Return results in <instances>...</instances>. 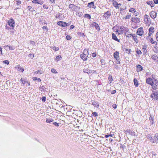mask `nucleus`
<instances>
[{"mask_svg": "<svg viewBox=\"0 0 158 158\" xmlns=\"http://www.w3.org/2000/svg\"><path fill=\"white\" fill-rule=\"evenodd\" d=\"M116 34H118V35H122L123 33L125 34L126 32H128L129 31V29L126 27H124L123 26H120L118 28V29H116Z\"/></svg>", "mask_w": 158, "mask_h": 158, "instance_id": "f257e3e1", "label": "nucleus"}, {"mask_svg": "<svg viewBox=\"0 0 158 158\" xmlns=\"http://www.w3.org/2000/svg\"><path fill=\"white\" fill-rule=\"evenodd\" d=\"M88 50L85 49L83 53L80 55V57L83 60V61H86L87 59V57L89 55Z\"/></svg>", "mask_w": 158, "mask_h": 158, "instance_id": "f03ea898", "label": "nucleus"}, {"mask_svg": "<svg viewBox=\"0 0 158 158\" xmlns=\"http://www.w3.org/2000/svg\"><path fill=\"white\" fill-rule=\"evenodd\" d=\"M144 22L145 23L147 26H149L151 24V20L149 16L147 15L144 16Z\"/></svg>", "mask_w": 158, "mask_h": 158, "instance_id": "7ed1b4c3", "label": "nucleus"}, {"mask_svg": "<svg viewBox=\"0 0 158 158\" xmlns=\"http://www.w3.org/2000/svg\"><path fill=\"white\" fill-rule=\"evenodd\" d=\"M8 24L10 27V29H13L15 27V22L13 19H10L8 21Z\"/></svg>", "mask_w": 158, "mask_h": 158, "instance_id": "20e7f679", "label": "nucleus"}, {"mask_svg": "<svg viewBox=\"0 0 158 158\" xmlns=\"http://www.w3.org/2000/svg\"><path fill=\"white\" fill-rule=\"evenodd\" d=\"M151 85L152 86V88L153 90H156L158 88V81L157 79H155L153 81V85Z\"/></svg>", "mask_w": 158, "mask_h": 158, "instance_id": "39448f33", "label": "nucleus"}, {"mask_svg": "<svg viewBox=\"0 0 158 158\" xmlns=\"http://www.w3.org/2000/svg\"><path fill=\"white\" fill-rule=\"evenodd\" d=\"M152 92H154V91H152ZM150 97L155 100H157L158 99V92H152L151 94Z\"/></svg>", "mask_w": 158, "mask_h": 158, "instance_id": "423d86ee", "label": "nucleus"}, {"mask_svg": "<svg viewBox=\"0 0 158 158\" xmlns=\"http://www.w3.org/2000/svg\"><path fill=\"white\" fill-rule=\"evenodd\" d=\"M91 27H95L96 29L98 31H99L100 30V28L99 25L95 22L93 23L91 25Z\"/></svg>", "mask_w": 158, "mask_h": 158, "instance_id": "0eeeda50", "label": "nucleus"}, {"mask_svg": "<svg viewBox=\"0 0 158 158\" xmlns=\"http://www.w3.org/2000/svg\"><path fill=\"white\" fill-rule=\"evenodd\" d=\"M136 33L138 35L142 36L144 33L143 28L140 27L137 30Z\"/></svg>", "mask_w": 158, "mask_h": 158, "instance_id": "6e6552de", "label": "nucleus"}, {"mask_svg": "<svg viewBox=\"0 0 158 158\" xmlns=\"http://www.w3.org/2000/svg\"><path fill=\"white\" fill-rule=\"evenodd\" d=\"M153 81L150 77H148L146 79V83L150 85H152L153 84Z\"/></svg>", "mask_w": 158, "mask_h": 158, "instance_id": "1a4fd4ad", "label": "nucleus"}, {"mask_svg": "<svg viewBox=\"0 0 158 158\" xmlns=\"http://www.w3.org/2000/svg\"><path fill=\"white\" fill-rule=\"evenodd\" d=\"M57 24L58 25L61 26L62 27H65L68 25V23L64 22L62 21H59L57 23Z\"/></svg>", "mask_w": 158, "mask_h": 158, "instance_id": "9d476101", "label": "nucleus"}, {"mask_svg": "<svg viewBox=\"0 0 158 158\" xmlns=\"http://www.w3.org/2000/svg\"><path fill=\"white\" fill-rule=\"evenodd\" d=\"M55 17L56 18L59 19L60 20L64 18V16H62V14L60 13H58L57 14H56Z\"/></svg>", "mask_w": 158, "mask_h": 158, "instance_id": "9b49d317", "label": "nucleus"}, {"mask_svg": "<svg viewBox=\"0 0 158 158\" xmlns=\"http://www.w3.org/2000/svg\"><path fill=\"white\" fill-rule=\"evenodd\" d=\"M87 6L89 8H92L95 9L96 8V6L94 5V2H92L88 4Z\"/></svg>", "mask_w": 158, "mask_h": 158, "instance_id": "f8f14e48", "label": "nucleus"}, {"mask_svg": "<svg viewBox=\"0 0 158 158\" xmlns=\"http://www.w3.org/2000/svg\"><path fill=\"white\" fill-rule=\"evenodd\" d=\"M137 71L138 72H140L143 70V67L140 64H137L136 66Z\"/></svg>", "mask_w": 158, "mask_h": 158, "instance_id": "ddd939ff", "label": "nucleus"}, {"mask_svg": "<svg viewBox=\"0 0 158 158\" xmlns=\"http://www.w3.org/2000/svg\"><path fill=\"white\" fill-rule=\"evenodd\" d=\"M110 12L109 11H107L104 13L103 16L106 19L110 16Z\"/></svg>", "mask_w": 158, "mask_h": 158, "instance_id": "4468645a", "label": "nucleus"}, {"mask_svg": "<svg viewBox=\"0 0 158 158\" xmlns=\"http://www.w3.org/2000/svg\"><path fill=\"white\" fill-rule=\"evenodd\" d=\"M114 56L116 60H119V52L117 51H116L114 52Z\"/></svg>", "mask_w": 158, "mask_h": 158, "instance_id": "2eb2a0df", "label": "nucleus"}, {"mask_svg": "<svg viewBox=\"0 0 158 158\" xmlns=\"http://www.w3.org/2000/svg\"><path fill=\"white\" fill-rule=\"evenodd\" d=\"M4 47L7 50H14L15 48L14 46H11L10 45H7L4 46Z\"/></svg>", "mask_w": 158, "mask_h": 158, "instance_id": "dca6fc26", "label": "nucleus"}, {"mask_svg": "<svg viewBox=\"0 0 158 158\" xmlns=\"http://www.w3.org/2000/svg\"><path fill=\"white\" fill-rule=\"evenodd\" d=\"M22 84L24 85V84L27 83H28L27 81V79L25 78H22L20 80Z\"/></svg>", "mask_w": 158, "mask_h": 158, "instance_id": "f3484780", "label": "nucleus"}, {"mask_svg": "<svg viewBox=\"0 0 158 158\" xmlns=\"http://www.w3.org/2000/svg\"><path fill=\"white\" fill-rule=\"evenodd\" d=\"M92 105H93L94 107L98 108L99 106V104L97 102H96L94 101H92Z\"/></svg>", "mask_w": 158, "mask_h": 158, "instance_id": "a211bd4d", "label": "nucleus"}, {"mask_svg": "<svg viewBox=\"0 0 158 158\" xmlns=\"http://www.w3.org/2000/svg\"><path fill=\"white\" fill-rule=\"evenodd\" d=\"M112 39L113 40H114L115 41H117L119 42H120V40L117 38L116 35L114 33H113L112 34Z\"/></svg>", "mask_w": 158, "mask_h": 158, "instance_id": "6ab92c4d", "label": "nucleus"}, {"mask_svg": "<svg viewBox=\"0 0 158 158\" xmlns=\"http://www.w3.org/2000/svg\"><path fill=\"white\" fill-rule=\"evenodd\" d=\"M156 13L154 11H152L150 14L151 17L152 19L155 18L156 16Z\"/></svg>", "mask_w": 158, "mask_h": 158, "instance_id": "aec40b11", "label": "nucleus"}, {"mask_svg": "<svg viewBox=\"0 0 158 158\" xmlns=\"http://www.w3.org/2000/svg\"><path fill=\"white\" fill-rule=\"evenodd\" d=\"M131 20L132 22H134L135 23H139V19L137 18H132L131 19Z\"/></svg>", "mask_w": 158, "mask_h": 158, "instance_id": "412c9836", "label": "nucleus"}, {"mask_svg": "<svg viewBox=\"0 0 158 158\" xmlns=\"http://www.w3.org/2000/svg\"><path fill=\"white\" fill-rule=\"evenodd\" d=\"M69 7L70 9H73L72 10H73L75 9H76L77 8V6L73 4H71L69 5Z\"/></svg>", "mask_w": 158, "mask_h": 158, "instance_id": "4be33fe9", "label": "nucleus"}, {"mask_svg": "<svg viewBox=\"0 0 158 158\" xmlns=\"http://www.w3.org/2000/svg\"><path fill=\"white\" fill-rule=\"evenodd\" d=\"M151 58L152 59L158 62V57L157 55H153L152 56Z\"/></svg>", "mask_w": 158, "mask_h": 158, "instance_id": "5701e85b", "label": "nucleus"}, {"mask_svg": "<svg viewBox=\"0 0 158 158\" xmlns=\"http://www.w3.org/2000/svg\"><path fill=\"white\" fill-rule=\"evenodd\" d=\"M134 84L136 87H137L138 86L139 84L138 83V81L136 78H134Z\"/></svg>", "mask_w": 158, "mask_h": 158, "instance_id": "b1692460", "label": "nucleus"}, {"mask_svg": "<svg viewBox=\"0 0 158 158\" xmlns=\"http://www.w3.org/2000/svg\"><path fill=\"white\" fill-rule=\"evenodd\" d=\"M130 133L129 135L134 136H137V135L136 134H135V132L131 130V131L130 132Z\"/></svg>", "mask_w": 158, "mask_h": 158, "instance_id": "393cba45", "label": "nucleus"}, {"mask_svg": "<svg viewBox=\"0 0 158 158\" xmlns=\"http://www.w3.org/2000/svg\"><path fill=\"white\" fill-rule=\"evenodd\" d=\"M133 39L134 40L136 43H137L138 41V40L137 38V36L135 35L134 34L132 36Z\"/></svg>", "mask_w": 158, "mask_h": 158, "instance_id": "a878e982", "label": "nucleus"}, {"mask_svg": "<svg viewBox=\"0 0 158 158\" xmlns=\"http://www.w3.org/2000/svg\"><path fill=\"white\" fill-rule=\"evenodd\" d=\"M143 47L142 48V49L143 52H144V54H146L147 53V51L146 50V46H143Z\"/></svg>", "mask_w": 158, "mask_h": 158, "instance_id": "bb28decb", "label": "nucleus"}, {"mask_svg": "<svg viewBox=\"0 0 158 158\" xmlns=\"http://www.w3.org/2000/svg\"><path fill=\"white\" fill-rule=\"evenodd\" d=\"M147 4L150 5L152 7L154 6V4L152 1L147 2Z\"/></svg>", "mask_w": 158, "mask_h": 158, "instance_id": "cd10ccee", "label": "nucleus"}, {"mask_svg": "<svg viewBox=\"0 0 158 158\" xmlns=\"http://www.w3.org/2000/svg\"><path fill=\"white\" fill-rule=\"evenodd\" d=\"M149 32L150 33H153L154 31V28L153 27H151L149 29Z\"/></svg>", "mask_w": 158, "mask_h": 158, "instance_id": "c85d7f7f", "label": "nucleus"}, {"mask_svg": "<svg viewBox=\"0 0 158 158\" xmlns=\"http://www.w3.org/2000/svg\"><path fill=\"white\" fill-rule=\"evenodd\" d=\"M108 79L110 82L109 83H111L112 81H113L112 76L110 75H109L108 77Z\"/></svg>", "mask_w": 158, "mask_h": 158, "instance_id": "c756f323", "label": "nucleus"}, {"mask_svg": "<svg viewBox=\"0 0 158 158\" xmlns=\"http://www.w3.org/2000/svg\"><path fill=\"white\" fill-rule=\"evenodd\" d=\"M150 42L152 44H157V43L156 41H154L152 38H151L150 40Z\"/></svg>", "mask_w": 158, "mask_h": 158, "instance_id": "7c9ffc66", "label": "nucleus"}, {"mask_svg": "<svg viewBox=\"0 0 158 158\" xmlns=\"http://www.w3.org/2000/svg\"><path fill=\"white\" fill-rule=\"evenodd\" d=\"M53 120L52 118H47L46 121L47 123H50V122H52L53 121Z\"/></svg>", "mask_w": 158, "mask_h": 158, "instance_id": "2f4dec72", "label": "nucleus"}, {"mask_svg": "<svg viewBox=\"0 0 158 158\" xmlns=\"http://www.w3.org/2000/svg\"><path fill=\"white\" fill-rule=\"evenodd\" d=\"M61 58L62 57L60 55H58L56 57L55 60L57 61L60 60Z\"/></svg>", "mask_w": 158, "mask_h": 158, "instance_id": "473e14b6", "label": "nucleus"}, {"mask_svg": "<svg viewBox=\"0 0 158 158\" xmlns=\"http://www.w3.org/2000/svg\"><path fill=\"white\" fill-rule=\"evenodd\" d=\"M33 80H37L39 82H40L41 81L40 78H37L36 77H34L33 78Z\"/></svg>", "mask_w": 158, "mask_h": 158, "instance_id": "72a5a7b5", "label": "nucleus"}, {"mask_svg": "<svg viewBox=\"0 0 158 158\" xmlns=\"http://www.w3.org/2000/svg\"><path fill=\"white\" fill-rule=\"evenodd\" d=\"M51 72L52 73H57L58 72L56 70L54 69H52Z\"/></svg>", "mask_w": 158, "mask_h": 158, "instance_id": "f704fd0d", "label": "nucleus"}, {"mask_svg": "<svg viewBox=\"0 0 158 158\" xmlns=\"http://www.w3.org/2000/svg\"><path fill=\"white\" fill-rule=\"evenodd\" d=\"M83 72L84 73H90L88 69H84Z\"/></svg>", "mask_w": 158, "mask_h": 158, "instance_id": "c9c22d12", "label": "nucleus"}, {"mask_svg": "<svg viewBox=\"0 0 158 158\" xmlns=\"http://www.w3.org/2000/svg\"><path fill=\"white\" fill-rule=\"evenodd\" d=\"M113 5L116 8L118 7V4L117 3V2H114L113 3Z\"/></svg>", "mask_w": 158, "mask_h": 158, "instance_id": "e433bc0d", "label": "nucleus"}, {"mask_svg": "<svg viewBox=\"0 0 158 158\" xmlns=\"http://www.w3.org/2000/svg\"><path fill=\"white\" fill-rule=\"evenodd\" d=\"M136 53H137V54H138V55H140L142 53V52H141V51H140V50H138V49L136 51Z\"/></svg>", "mask_w": 158, "mask_h": 158, "instance_id": "4c0bfd02", "label": "nucleus"}, {"mask_svg": "<svg viewBox=\"0 0 158 158\" xmlns=\"http://www.w3.org/2000/svg\"><path fill=\"white\" fill-rule=\"evenodd\" d=\"M43 72L42 71H41L40 70H38L35 72V73L36 74H37L38 73H40V74H42L43 73Z\"/></svg>", "mask_w": 158, "mask_h": 158, "instance_id": "58836bf2", "label": "nucleus"}, {"mask_svg": "<svg viewBox=\"0 0 158 158\" xmlns=\"http://www.w3.org/2000/svg\"><path fill=\"white\" fill-rule=\"evenodd\" d=\"M85 16L86 17L88 18L89 19H90L91 18L90 15L87 14H85Z\"/></svg>", "mask_w": 158, "mask_h": 158, "instance_id": "ea45409f", "label": "nucleus"}, {"mask_svg": "<svg viewBox=\"0 0 158 158\" xmlns=\"http://www.w3.org/2000/svg\"><path fill=\"white\" fill-rule=\"evenodd\" d=\"M52 49L55 51H58V50H59V48H58V47H55V46L53 47L52 48Z\"/></svg>", "mask_w": 158, "mask_h": 158, "instance_id": "a19ab883", "label": "nucleus"}, {"mask_svg": "<svg viewBox=\"0 0 158 158\" xmlns=\"http://www.w3.org/2000/svg\"><path fill=\"white\" fill-rule=\"evenodd\" d=\"M131 131V130L130 129H127L126 131H125V133L126 134H128L129 135L130 132Z\"/></svg>", "mask_w": 158, "mask_h": 158, "instance_id": "79ce46f5", "label": "nucleus"}, {"mask_svg": "<svg viewBox=\"0 0 158 158\" xmlns=\"http://www.w3.org/2000/svg\"><path fill=\"white\" fill-rule=\"evenodd\" d=\"M129 11L131 12H135V9L133 8H131L129 10Z\"/></svg>", "mask_w": 158, "mask_h": 158, "instance_id": "37998d69", "label": "nucleus"}, {"mask_svg": "<svg viewBox=\"0 0 158 158\" xmlns=\"http://www.w3.org/2000/svg\"><path fill=\"white\" fill-rule=\"evenodd\" d=\"M77 34L80 36L82 37L84 36V34L83 33L78 32L77 33Z\"/></svg>", "mask_w": 158, "mask_h": 158, "instance_id": "c03bdc74", "label": "nucleus"}, {"mask_svg": "<svg viewBox=\"0 0 158 158\" xmlns=\"http://www.w3.org/2000/svg\"><path fill=\"white\" fill-rule=\"evenodd\" d=\"M130 17H131V15H126L125 17V19H129Z\"/></svg>", "mask_w": 158, "mask_h": 158, "instance_id": "a18cd8bd", "label": "nucleus"}, {"mask_svg": "<svg viewBox=\"0 0 158 158\" xmlns=\"http://www.w3.org/2000/svg\"><path fill=\"white\" fill-rule=\"evenodd\" d=\"M157 139H158V138H157V137L154 136V139H153V142H156Z\"/></svg>", "mask_w": 158, "mask_h": 158, "instance_id": "49530a36", "label": "nucleus"}, {"mask_svg": "<svg viewBox=\"0 0 158 158\" xmlns=\"http://www.w3.org/2000/svg\"><path fill=\"white\" fill-rule=\"evenodd\" d=\"M92 114H93V116L95 117H96L98 116V114L96 112H94L92 113Z\"/></svg>", "mask_w": 158, "mask_h": 158, "instance_id": "de8ad7c7", "label": "nucleus"}, {"mask_svg": "<svg viewBox=\"0 0 158 158\" xmlns=\"http://www.w3.org/2000/svg\"><path fill=\"white\" fill-rule=\"evenodd\" d=\"M3 63L8 64H9V62L7 60H4L3 61Z\"/></svg>", "mask_w": 158, "mask_h": 158, "instance_id": "09e8293b", "label": "nucleus"}, {"mask_svg": "<svg viewBox=\"0 0 158 158\" xmlns=\"http://www.w3.org/2000/svg\"><path fill=\"white\" fill-rule=\"evenodd\" d=\"M43 3V2L42 0H38V4L40 5H42Z\"/></svg>", "mask_w": 158, "mask_h": 158, "instance_id": "8fccbe9b", "label": "nucleus"}, {"mask_svg": "<svg viewBox=\"0 0 158 158\" xmlns=\"http://www.w3.org/2000/svg\"><path fill=\"white\" fill-rule=\"evenodd\" d=\"M16 1L17 4L18 5H19L21 4V2L19 0H16Z\"/></svg>", "mask_w": 158, "mask_h": 158, "instance_id": "3c124183", "label": "nucleus"}, {"mask_svg": "<svg viewBox=\"0 0 158 158\" xmlns=\"http://www.w3.org/2000/svg\"><path fill=\"white\" fill-rule=\"evenodd\" d=\"M18 69L19 70V71L21 70L22 72H23L24 71V69L23 68L21 67H19Z\"/></svg>", "mask_w": 158, "mask_h": 158, "instance_id": "603ef678", "label": "nucleus"}, {"mask_svg": "<svg viewBox=\"0 0 158 158\" xmlns=\"http://www.w3.org/2000/svg\"><path fill=\"white\" fill-rule=\"evenodd\" d=\"M66 39L67 40H69L71 39V38L69 35H67L66 37Z\"/></svg>", "mask_w": 158, "mask_h": 158, "instance_id": "864d4df0", "label": "nucleus"}, {"mask_svg": "<svg viewBox=\"0 0 158 158\" xmlns=\"http://www.w3.org/2000/svg\"><path fill=\"white\" fill-rule=\"evenodd\" d=\"M53 123L56 126V127H58L59 126V124H58V123H56V122H55L54 123Z\"/></svg>", "mask_w": 158, "mask_h": 158, "instance_id": "5fc2aeb1", "label": "nucleus"}, {"mask_svg": "<svg viewBox=\"0 0 158 158\" xmlns=\"http://www.w3.org/2000/svg\"><path fill=\"white\" fill-rule=\"evenodd\" d=\"M33 3L35 4H38V0H34L32 1Z\"/></svg>", "mask_w": 158, "mask_h": 158, "instance_id": "6e6d98bb", "label": "nucleus"}, {"mask_svg": "<svg viewBox=\"0 0 158 158\" xmlns=\"http://www.w3.org/2000/svg\"><path fill=\"white\" fill-rule=\"evenodd\" d=\"M46 98L45 97H43L42 98V101L43 102H45L46 101Z\"/></svg>", "mask_w": 158, "mask_h": 158, "instance_id": "4d7b16f0", "label": "nucleus"}, {"mask_svg": "<svg viewBox=\"0 0 158 158\" xmlns=\"http://www.w3.org/2000/svg\"><path fill=\"white\" fill-rule=\"evenodd\" d=\"M133 35H134V34H129L127 35V37H131V36H133Z\"/></svg>", "mask_w": 158, "mask_h": 158, "instance_id": "13d9d810", "label": "nucleus"}, {"mask_svg": "<svg viewBox=\"0 0 158 158\" xmlns=\"http://www.w3.org/2000/svg\"><path fill=\"white\" fill-rule=\"evenodd\" d=\"M92 56L93 57H95L96 56V54L95 53H93L92 54Z\"/></svg>", "mask_w": 158, "mask_h": 158, "instance_id": "bf43d9fd", "label": "nucleus"}, {"mask_svg": "<svg viewBox=\"0 0 158 158\" xmlns=\"http://www.w3.org/2000/svg\"><path fill=\"white\" fill-rule=\"evenodd\" d=\"M42 28H43V29H46V30L47 31L48 30V28L47 27H45V26H44V27H42Z\"/></svg>", "mask_w": 158, "mask_h": 158, "instance_id": "052dcab7", "label": "nucleus"}, {"mask_svg": "<svg viewBox=\"0 0 158 158\" xmlns=\"http://www.w3.org/2000/svg\"><path fill=\"white\" fill-rule=\"evenodd\" d=\"M29 56H30V57L31 58H33L34 56V55H33V54H30L29 55Z\"/></svg>", "mask_w": 158, "mask_h": 158, "instance_id": "680f3d73", "label": "nucleus"}, {"mask_svg": "<svg viewBox=\"0 0 158 158\" xmlns=\"http://www.w3.org/2000/svg\"><path fill=\"white\" fill-rule=\"evenodd\" d=\"M154 52L156 53H158V49L157 48H156L154 50Z\"/></svg>", "mask_w": 158, "mask_h": 158, "instance_id": "e2e57ef3", "label": "nucleus"}, {"mask_svg": "<svg viewBox=\"0 0 158 158\" xmlns=\"http://www.w3.org/2000/svg\"><path fill=\"white\" fill-rule=\"evenodd\" d=\"M44 87L42 86V87H40V90L41 91L42 90H44Z\"/></svg>", "mask_w": 158, "mask_h": 158, "instance_id": "0e129e2a", "label": "nucleus"}, {"mask_svg": "<svg viewBox=\"0 0 158 158\" xmlns=\"http://www.w3.org/2000/svg\"><path fill=\"white\" fill-rule=\"evenodd\" d=\"M153 1L155 4H157L158 3V0H153Z\"/></svg>", "mask_w": 158, "mask_h": 158, "instance_id": "69168bd1", "label": "nucleus"}, {"mask_svg": "<svg viewBox=\"0 0 158 158\" xmlns=\"http://www.w3.org/2000/svg\"><path fill=\"white\" fill-rule=\"evenodd\" d=\"M112 106H113V108H114V109H115V108H116L117 106H116V104H114L112 105Z\"/></svg>", "mask_w": 158, "mask_h": 158, "instance_id": "338daca9", "label": "nucleus"}, {"mask_svg": "<svg viewBox=\"0 0 158 158\" xmlns=\"http://www.w3.org/2000/svg\"><path fill=\"white\" fill-rule=\"evenodd\" d=\"M74 27V26L73 25H72L70 27V29H72Z\"/></svg>", "mask_w": 158, "mask_h": 158, "instance_id": "774afa93", "label": "nucleus"}]
</instances>
